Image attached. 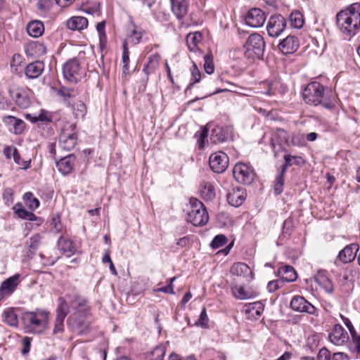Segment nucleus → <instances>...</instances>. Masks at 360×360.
<instances>
[{
  "mask_svg": "<svg viewBox=\"0 0 360 360\" xmlns=\"http://www.w3.org/2000/svg\"><path fill=\"white\" fill-rule=\"evenodd\" d=\"M245 20L246 24L252 27H262L265 20V13L260 8H253L248 11L247 13Z\"/></svg>",
  "mask_w": 360,
  "mask_h": 360,
  "instance_id": "13",
  "label": "nucleus"
},
{
  "mask_svg": "<svg viewBox=\"0 0 360 360\" xmlns=\"http://www.w3.org/2000/svg\"><path fill=\"white\" fill-rule=\"evenodd\" d=\"M31 341L32 339L29 337H24L22 340V354L23 355H26L29 353L31 347Z\"/></svg>",
  "mask_w": 360,
  "mask_h": 360,
  "instance_id": "56",
  "label": "nucleus"
},
{
  "mask_svg": "<svg viewBox=\"0 0 360 360\" xmlns=\"http://www.w3.org/2000/svg\"><path fill=\"white\" fill-rule=\"evenodd\" d=\"M208 130L204 127L195 134V136H199V145L202 148L203 147L204 140L207 137Z\"/></svg>",
  "mask_w": 360,
  "mask_h": 360,
  "instance_id": "60",
  "label": "nucleus"
},
{
  "mask_svg": "<svg viewBox=\"0 0 360 360\" xmlns=\"http://www.w3.org/2000/svg\"><path fill=\"white\" fill-rule=\"evenodd\" d=\"M227 243L226 237L223 234L216 236L211 242V247L213 249H217L224 246Z\"/></svg>",
  "mask_w": 360,
  "mask_h": 360,
  "instance_id": "47",
  "label": "nucleus"
},
{
  "mask_svg": "<svg viewBox=\"0 0 360 360\" xmlns=\"http://www.w3.org/2000/svg\"><path fill=\"white\" fill-rule=\"evenodd\" d=\"M51 226L57 233L62 231L63 225L61 224L60 217L59 214H56L53 216Z\"/></svg>",
  "mask_w": 360,
  "mask_h": 360,
  "instance_id": "51",
  "label": "nucleus"
},
{
  "mask_svg": "<svg viewBox=\"0 0 360 360\" xmlns=\"http://www.w3.org/2000/svg\"><path fill=\"white\" fill-rule=\"evenodd\" d=\"M302 97L306 103L313 106L321 105L328 110L335 106V98L325 92L324 86L318 82L309 83L303 90Z\"/></svg>",
  "mask_w": 360,
  "mask_h": 360,
  "instance_id": "2",
  "label": "nucleus"
},
{
  "mask_svg": "<svg viewBox=\"0 0 360 360\" xmlns=\"http://www.w3.org/2000/svg\"><path fill=\"white\" fill-rule=\"evenodd\" d=\"M70 307L74 311V314H79L82 317L86 315L89 310L86 300L79 295H75L70 301Z\"/></svg>",
  "mask_w": 360,
  "mask_h": 360,
  "instance_id": "18",
  "label": "nucleus"
},
{
  "mask_svg": "<svg viewBox=\"0 0 360 360\" xmlns=\"http://www.w3.org/2000/svg\"><path fill=\"white\" fill-rule=\"evenodd\" d=\"M354 350L360 354V335L356 332L351 335Z\"/></svg>",
  "mask_w": 360,
  "mask_h": 360,
  "instance_id": "59",
  "label": "nucleus"
},
{
  "mask_svg": "<svg viewBox=\"0 0 360 360\" xmlns=\"http://www.w3.org/2000/svg\"><path fill=\"white\" fill-rule=\"evenodd\" d=\"M202 35L200 32L190 33L186 37V44L191 51H195L198 44L201 41Z\"/></svg>",
  "mask_w": 360,
  "mask_h": 360,
  "instance_id": "37",
  "label": "nucleus"
},
{
  "mask_svg": "<svg viewBox=\"0 0 360 360\" xmlns=\"http://www.w3.org/2000/svg\"><path fill=\"white\" fill-rule=\"evenodd\" d=\"M289 20L291 25L295 28H301L304 24L302 15L299 11L292 12L290 15Z\"/></svg>",
  "mask_w": 360,
  "mask_h": 360,
  "instance_id": "42",
  "label": "nucleus"
},
{
  "mask_svg": "<svg viewBox=\"0 0 360 360\" xmlns=\"http://www.w3.org/2000/svg\"><path fill=\"white\" fill-rule=\"evenodd\" d=\"M30 48L34 51V53L37 55H44L46 52V48L44 44L40 42H34L30 44Z\"/></svg>",
  "mask_w": 360,
  "mask_h": 360,
  "instance_id": "49",
  "label": "nucleus"
},
{
  "mask_svg": "<svg viewBox=\"0 0 360 360\" xmlns=\"http://www.w3.org/2000/svg\"><path fill=\"white\" fill-rule=\"evenodd\" d=\"M3 122L8 127L9 131L15 134H22L25 127V123L14 116H5Z\"/></svg>",
  "mask_w": 360,
  "mask_h": 360,
  "instance_id": "19",
  "label": "nucleus"
},
{
  "mask_svg": "<svg viewBox=\"0 0 360 360\" xmlns=\"http://www.w3.org/2000/svg\"><path fill=\"white\" fill-rule=\"evenodd\" d=\"M3 321L11 327L18 326V318L13 308L5 309L2 314Z\"/></svg>",
  "mask_w": 360,
  "mask_h": 360,
  "instance_id": "33",
  "label": "nucleus"
},
{
  "mask_svg": "<svg viewBox=\"0 0 360 360\" xmlns=\"http://www.w3.org/2000/svg\"><path fill=\"white\" fill-rule=\"evenodd\" d=\"M160 56L158 53H154L150 55L148 58L147 63L143 68V72L148 77V75L153 74L160 66Z\"/></svg>",
  "mask_w": 360,
  "mask_h": 360,
  "instance_id": "27",
  "label": "nucleus"
},
{
  "mask_svg": "<svg viewBox=\"0 0 360 360\" xmlns=\"http://www.w3.org/2000/svg\"><path fill=\"white\" fill-rule=\"evenodd\" d=\"M328 338L333 345L340 346L348 341L349 335L340 324H335L329 333Z\"/></svg>",
  "mask_w": 360,
  "mask_h": 360,
  "instance_id": "14",
  "label": "nucleus"
},
{
  "mask_svg": "<svg viewBox=\"0 0 360 360\" xmlns=\"http://www.w3.org/2000/svg\"><path fill=\"white\" fill-rule=\"evenodd\" d=\"M336 24L345 36L351 37L360 29V4H352L336 15Z\"/></svg>",
  "mask_w": 360,
  "mask_h": 360,
  "instance_id": "1",
  "label": "nucleus"
},
{
  "mask_svg": "<svg viewBox=\"0 0 360 360\" xmlns=\"http://www.w3.org/2000/svg\"><path fill=\"white\" fill-rule=\"evenodd\" d=\"M314 280L326 292L330 293L333 291V284L327 276L325 271H319L315 275Z\"/></svg>",
  "mask_w": 360,
  "mask_h": 360,
  "instance_id": "26",
  "label": "nucleus"
},
{
  "mask_svg": "<svg viewBox=\"0 0 360 360\" xmlns=\"http://www.w3.org/2000/svg\"><path fill=\"white\" fill-rule=\"evenodd\" d=\"M330 352L326 347L321 348L317 356V360H330Z\"/></svg>",
  "mask_w": 360,
  "mask_h": 360,
  "instance_id": "58",
  "label": "nucleus"
},
{
  "mask_svg": "<svg viewBox=\"0 0 360 360\" xmlns=\"http://www.w3.org/2000/svg\"><path fill=\"white\" fill-rule=\"evenodd\" d=\"M19 274H15L4 281L0 287V297L10 295L18 285Z\"/></svg>",
  "mask_w": 360,
  "mask_h": 360,
  "instance_id": "22",
  "label": "nucleus"
},
{
  "mask_svg": "<svg viewBox=\"0 0 360 360\" xmlns=\"http://www.w3.org/2000/svg\"><path fill=\"white\" fill-rule=\"evenodd\" d=\"M246 191L243 187H233L227 194L228 202L233 207L240 206L246 199Z\"/></svg>",
  "mask_w": 360,
  "mask_h": 360,
  "instance_id": "15",
  "label": "nucleus"
},
{
  "mask_svg": "<svg viewBox=\"0 0 360 360\" xmlns=\"http://www.w3.org/2000/svg\"><path fill=\"white\" fill-rule=\"evenodd\" d=\"M22 58L21 55L18 53H15L12 57V60L11 61V66H18L22 62Z\"/></svg>",
  "mask_w": 360,
  "mask_h": 360,
  "instance_id": "63",
  "label": "nucleus"
},
{
  "mask_svg": "<svg viewBox=\"0 0 360 360\" xmlns=\"http://www.w3.org/2000/svg\"><path fill=\"white\" fill-rule=\"evenodd\" d=\"M3 198L6 203H12L13 201V190L11 188H5L3 193Z\"/></svg>",
  "mask_w": 360,
  "mask_h": 360,
  "instance_id": "57",
  "label": "nucleus"
},
{
  "mask_svg": "<svg viewBox=\"0 0 360 360\" xmlns=\"http://www.w3.org/2000/svg\"><path fill=\"white\" fill-rule=\"evenodd\" d=\"M9 94L16 105L20 108L25 109L30 105V99L25 91L22 89H11Z\"/></svg>",
  "mask_w": 360,
  "mask_h": 360,
  "instance_id": "20",
  "label": "nucleus"
},
{
  "mask_svg": "<svg viewBox=\"0 0 360 360\" xmlns=\"http://www.w3.org/2000/svg\"><path fill=\"white\" fill-rule=\"evenodd\" d=\"M231 291L233 296L239 300H246L250 297L249 292L245 291L243 286L238 285H233Z\"/></svg>",
  "mask_w": 360,
  "mask_h": 360,
  "instance_id": "40",
  "label": "nucleus"
},
{
  "mask_svg": "<svg viewBox=\"0 0 360 360\" xmlns=\"http://www.w3.org/2000/svg\"><path fill=\"white\" fill-rule=\"evenodd\" d=\"M122 63H123V72L127 73L129 71V51L127 47V41H124L123 42V51H122Z\"/></svg>",
  "mask_w": 360,
  "mask_h": 360,
  "instance_id": "43",
  "label": "nucleus"
},
{
  "mask_svg": "<svg viewBox=\"0 0 360 360\" xmlns=\"http://www.w3.org/2000/svg\"><path fill=\"white\" fill-rule=\"evenodd\" d=\"M264 50V38L257 33L250 34L244 44V56L251 60H254L255 58H262Z\"/></svg>",
  "mask_w": 360,
  "mask_h": 360,
  "instance_id": "4",
  "label": "nucleus"
},
{
  "mask_svg": "<svg viewBox=\"0 0 360 360\" xmlns=\"http://www.w3.org/2000/svg\"><path fill=\"white\" fill-rule=\"evenodd\" d=\"M165 354V347L164 346H157L147 356L146 360H163Z\"/></svg>",
  "mask_w": 360,
  "mask_h": 360,
  "instance_id": "38",
  "label": "nucleus"
},
{
  "mask_svg": "<svg viewBox=\"0 0 360 360\" xmlns=\"http://www.w3.org/2000/svg\"><path fill=\"white\" fill-rule=\"evenodd\" d=\"M359 249L357 244H350L345 247L338 255L339 259L342 263H349L352 262L356 257V252Z\"/></svg>",
  "mask_w": 360,
  "mask_h": 360,
  "instance_id": "23",
  "label": "nucleus"
},
{
  "mask_svg": "<svg viewBox=\"0 0 360 360\" xmlns=\"http://www.w3.org/2000/svg\"><path fill=\"white\" fill-rule=\"evenodd\" d=\"M64 319L56 317L54 327L53 329V334L57 335L62 333L64 330Z\"/></svg>",
  "mask_w": 360,
  "mask_h": 360,
  "instance_id": "52",
  "label": "nucleus"
},
{
  "mask_svg": "<svg viewBox=\"0 0 360 360\" xmlns=\"http://www.w3.org/2000/svg\"><path fill=\"white\" fill-rule=\"evenodd\" d=\"M201 197L205 200H211L215 197L214 186L209 182H204L200 186Z\"/></svg>",
  "mask_w": 360,
  "mask_h": 360,
  "instance_id": "35",
  "label": "nucleus"
},
{
  "mask_svg": "<svg viewBox=\"0 0 360 360\" xmlns=\"http://www.w3.org/2000/svg\"><path fill=\"white\" fill-rule=\"evenodd\" d=\"M58 301L59 304L56 309V317L65 319L69 312L68 304L62 297H60Z\"/></svg>",
  "mask_w": 360,
  "mask_h": 360,
  "instance_id": "41",
  "label": "nucleus"
},
{
  "mask_svg": "<svg viewBox=\"0 0 360 360\" xmlns=\"http://www.w3.org/2000/svg\"><path fill=\"white\" fill-rule=\"evenodd\" d=\"M143 32L142 31H138L136 30H133L131 31V33L130 35H129L127 39L125 41L128 43L132 44H137L141 41V39L142 38Z\"/></svg>",
  "mask_w": 360,
  "mask_h": 360,
  "instance_id": "46",
  "label": "nucleus"
},
{
  "mask_svg": "<svg viewBox=\"0 0 360 360\" xmlns=\"http://www.w3.org/2000/svg\"><path fill=\"white\" fill-rule=\"evenodd\" d=\"M67 27L71 30H82L87 27L88 20L82 16H73L67 21Z\"/></svg>",
  "mask_w": 360,
  "mask_h": 360,
  "instance_id": "29",
  "label": "nucleus"
},
{
  "mask_svg": "<svg viewBox=\"0 0 360 360\" xmlns=\"http://www.w3.org/2000/svg\"><path fill=\"white\" fill-rule=\"evenodd\" d=\"M233 175L236 181L240 184L250 185L255 178V172L254 169L245 163L238 162L233 168Z\"/></svg>",
  "mask_w": 360,
  "mask_h": 360,
  "instance_id": "7",
  "label": "nucleus"
},
{
  "mask_svg": "<svg viewBox=\"0 0 360 360\" xmlns=\"http://www.w3.org/2000/svg\"><path fill=\"white\" fill-rule=\"evenodd\" d=\"M41 239V237L40 234H39V233H36V234L32 236L30 238L29 240L27 242V244L28 247L30 248V249L33 250H37L40 245Z\"/></svg>",
  "mask_w": 360,
  "mask_h": 360,
  "instance_id": "48",
  "label": "nucleus"
},
{
  "mask_svg": "<svg viewBox=\"0 0 360 360\" xmlns=\"http://www.w3.org/2000/svg\"><path fill=\"white\" fill-rule=\"evenodd\" d=\"M245 313L252 316H260L264 311V305L260 302L248 304L245 306Z\"/></svg>",
  "mask_w": 360,
  "mask_h": 360,
  "instance_id": "34",
  "label": "nucleus"
},
{
  "mask_svg": "<svg viewBox=\"0 0 360 360\" xmlns=\"http://www.w3.org/2000/svg\"><path fill=\"white\" fill-rule=\"evenodd\" d=\"M44 64L43 62L36 60L30 63L26 66L25 75L29 79H36L39 77L43 72Z\"/></svg>",
  "mask_w": 360,
  "mask_h": 360,
  "instance_id": "24",
  "label": "nucleus"
},
{
  "mask_svg": "<svg viewBox=\"0 0 360 360\" xmlns=\"http://www.w3.org/2000/svg\"><path fill=\"white\" fill-rule=\"evenodd\" d=\"M300 46L299 39L293 35H289L278 44V49L282 53L287 55L295 52Z\"/></svg>",
  "mask_w": 360,
  "mask_h": 360,
  "instance_id": "16",
  "label": "nucleus"
},
{
  "mask_svg": "<svg viewBox=\"0 0 360 360\" xmlns=\"http://www.w3.org/2000/svg\"><path fill=\"white\" fill-rule=\"evenodd\" d=\"M63 73L64 78L71 83H77L84 75L79 62L75 58L70 59L63 65Z\"/></svg>",
  "mask_w": 360,
  "mask_h": 360,
  "instance_id": "8",
  "label": "nucleus"
},
{
  "mask_svg": "<svg viewBox=\"0 0 360 360\" xmlns=\"http://www.w3.org/2000/svg\"><path fill=\"white\" fill-rule=\"evenodd\" d=\"M268 89L264 92L267 96H274L278 94H282L286 91V86L279 79H274L267 83Z\"/></svg>",
  "mask_w": 360,
  "mask_h": 360,
  "instance_id": "28",
  "label": "nucleus"
},
{
  "mask_svg": "<svg viewBox=\"0 0 360 360\" xmlns=\"http://www.w3.org/2000/svg\"><path fill=\"white\" fill-rule=\"evenodd\" d=\"M292 159L297 160V162H296L297 165H300L302 160V158L300 156H293L291 155H285L284 156V164L278 170V174L274 181V189L276 195H280L283 191L284 176L286 173L288 167L292 166Z\"/></svg>",
  "mask_w": 360,
  "mask_h": 360,
  "instance_id": "9",
  "label": "nucleus"
},
{
  "mask_svg": "<svg viewBox=\"0 0 360 360\" xmlns=\"http://www.w3.org/2000/svg\"><path fill=\"white\" fill-rule=\"evenodd\" d=\"M286 22L280 14L271 15L266 25L268 34L271 37H278L285 30Z\"/></svg>",
  "mask_w": 360,
  "mask_h": 360,
  "instance_id": "10",
  "label": "nucleus"
},
{
  "mask_svg": "<svg viewBox=\"0 0 360 360\" xmlns=\"http://www.w3.org/2000/svg\"><path fill=\"white\" fill-rule=\"evenodd\" d=\"M76 157L74 154H70L56 162V167L63 175L70 174L75 166Z\"/></svg>",
  "mask_w": 360,
  "mask_h": 360,
  "instance_id": "17",
  "label": "nucleus"
},
{
  "mask_svg": "<svg viewBox=\"0 0 360 360\" xmlns=\"http://www.w3.org/2000/svg\"><path fill=\"white\" fill-rule=\"evenodd\" d=\"M37 116L38 122L49 123L52 121V116L46 110H41Z\"/></svg>",
  "mask_w": 360,
  "mask_h": 360,
  "instance_id": "53",
  "label": "nucleus"
},
{
  "mask_svg": "<svg viewBox=\"0 0 360 360\" xmlns=\"http://www.w3.org/2000/svg\"><path fill=\"white\" fill-rule=\"evenodd\" d=\"M171 10L178 20H181L188 13V4L186 0H169Z\"/></svg>",
  "mask_w": 360,
  "mask_h": 360,
  "instance_id": "21",
  "label": "nucleus"
},
{
  "mask_svg": "<svg viewBox=\"0 0 360 360\" xmlns=\"http://www.w3.org/2000/svg\"><path fill=\"white\" fill-rule=\"evenodd\" d=\"M21 319L25 333L39 335L48 328L49 314L44 309H37L23 312Z\"/></svg>",
  "mask_w": 360,
  "mask_h": 360,
  "instance_id": "3",
  "label": "nucleus"
},
{
  "mask_svg": "<svg viewBox=\"0 0 360 360\" xmlns=\"http://www.w3.org/2000/svg\"><path fill=\"white\" fill-rule=\"evenodd\" d=\"M191 82L188 84V86H187L186 90H188V89H191V86L194 84L199 82L201 79V73H200V70H198L197 65L195 63L193 65L192 68H191Z\"/></svg>",
  "mask_w": 360,
  "mask_h": 360,
  "instance_id": "44",
  "label": "nucleus"
},
{
  "mask_svg": "<svg viewBox=\"0 0 360 360\" xmlns=\"http://www.w3.org/2000/svg\"><path fill=\"white\" fill-rule=\"evenodd\" d=\"M209 164L214 173H223L228 167L229 157L222 151L214 153L210 156Z\"/></svg>",
  "mask_w": 360,
  "mask_h": 360,
  "instance_id": "11",
  "label": "nucleus"
},
{
  "mask_svg": "<svg viewBox=\"0 0 360 360\" xmlns=\"http://www.w3.org/2000/svg\"><path fill=\"white\" fill-rule=\"evenodd\" d=\"M203 58L205 71L208 75L212 74L214 70L212 55L211 53H207L205 54Z\"/></svg>",
  "mask_w": 360,
  "mask_h": 360,
  "instance_id": "45",
  "label": "nucleus"
},
{
  "mask_svg": "<svg viewBox=\"0 0 360 360\" xmlns=\"http://www.w3.org/2000/svg\"><path fill=\"white\" fill-rule=\"evenodd\" d=\"M278 274L283 283L284 281L292 282L297 279V274L294 268L289 265H285L279 268Z\"/></svg>",
  "mask_w": 360,
  "mask_h": 360,
  "instance_id": "31",
  "label": "nucleus"
},
{
  "mask_svg": "<svg viewBox=\"0 0 360 360\" xmlns=\"http://www.w3.org/2000/svg\"><path fill=\"white\" fill-rule=\"evenodd\" d=\"M58 247L68 257L72 256L76 252L72 241L64 236H60L58 238Z\"/></svg>",
  "mask_w": 360,
  "mask_h": 360,
  "instance_id": "25",
  "label": "nucleus"
},
{
  "mask_svg": "<svg viewBox=\"0 0 360 360\" xmlns=\"http://www.w3.org/2000/svg\"><path fill=\"white\" fill-rule=\"evenodd\" d=\"M186 220L195 226H202L206 224L209 220V215L206 208L196 198H192L190 200Z\"/></svg>",
  "mask_w": 360,
  "mask_h": 360,
  "instance_id": "5",
  "label": "nucleus"
},
{
  "mask_svg": "<svg viewBox=\"0 0 360 360\" xmlns=\"http://www.w3.org/2000/svg\"><path fill=\"white\" fill-rule=\"evenodd\" d=\"M283 284V282L281 279L276 281H271L268 283L267 289L270 292H273L279 289Z\"/></svg>",
  "mask_w": 360,
  "mask_h": 360,
  "instance_id": "55",
  "label": "nucleus"
},
{
  "mask_svg": "<svg viewBox=\"0 0 360 360\" xmlns=\"http://www.w3.org/2000/svg\"><path fill=\"white\" fill-rule=\"evenodd\" d=\"M332 360H349V358L343 352H336L333 354Z\"/></svg>",
  "mask_w": 360,
  "mask_h": 360,
  "instance_id": "64",
  "label": "nucleus"
},
{
  "mask_svg": "<svg viewBox=\"0 0 360 360\" xmlns=\"http://www.w3.org/2000/svg\"><path fill=\"white\" fill-rule=\"evenodd\" d=\"M58 95L64 99H68L75 96V91L72 89L62 87L58 91Z\"/></svg>",
  "mask_w": 360,
  "mask_h": 360,
  "instance_id": "54",
  "label": "nucleus"
},
{
  "mask_svg": "<svg viewBox=\"0 0 360 360\" xmlns=\"http://www.w3.org/2000/svg\"><path fill=\"white\" fill-rule=\"evenodd\" d=\"M341 318H342V320L343 323H345V325L348 328L350 334L351 335L354 334V333H356V331L355 328H354V326H353L352 322L350 321V320L348 318L345 317L343 316H341Z\"/></svg>",
  "mask_w": 360,
  "mask_h": 360,
  "instance_id": "62",
  "label": "nucleus"
},
{
  "mask_svg": "<svg viewBox=\"0 0 360 360\" xmlns=\"http://www.w3.org/2000/svg\"><path fill=\"white\" fill-rule=\"evenodd\" d=\"M196 324L204 328L208 327V316L207 315L206 309L205 307L202 308Z\"/></svg>",
  "mask_w": 360,
  "mask_h": 360,
  "instance_id": "50",
  "label": "nucleus"
},
{
  "mask_svg": "<svg viewBox=\"0 0 360 360\" xmlns=\"http://www.w3.org/2000/svg\"><path fill=\"white\" fill-rule=\"evenodd\" d=\"M275 137L278 140L279 145L285 143L289 146L292 142L291 140L292 136L285 130L278 129L276 133ZM281 147V146H280Z\"/></svg>",
  "mask_w": 360,
  "mask_h": 360,
  "instance_id": "39",
  "label": "nucleus"
},
{
  "mask_svg": "<svg viewBox=\"0 0 360 360\" xmlns=\"http://www.w3.org/2000/svg\"><path fill=\"white\" fill-rule=\"evenodd\" d=\"M191 245V239L189 236H184L179 238L176 242V245L181 248H188Z\"/></svg>",
  "mask_w": 360,
  "mask_h": 360,
  "instance_id": "61",
  "label": "nucleus"
},
{
  "mask_svg": "<svg viewBox=\"0 0 360 360\" xmlns=\"http://www.w3.org/2000/svg\"><path fill=\"white\" fill-rule=\"evenodd\" d=\"M290 307L293 311L300 313L314 315L316 312V308L304 297L300 295H295L292 297Z\"/></svg>",
  "mask_w": 360,
  "mask_h": 360,
  "instance_id": "12",
  "label": "nucleus"
},
{
  "mask_svg": "<svg viewBox=\"0 0 360 360\" xmlns=\"http://www.w3.org/2000/svg\"><path fill=\"white\" fill-rule=\"evenodd\" d=\"M77 140L76 125L75 124L65 125L59 136L60 147L64 150L70 151L75 147Z\"/></svg>",
  "mask_w": 360,
  "mask_h": 360,
  "instance_id": "6",
  "label": "nucleus"
},
{
  "mask_svg": "<svg viewBox=\"0 0 360 360\" xmlns=\"http://www.w3.org/2000/svg\"><path fill=\"white\" fill-rule=\"evenodd\" d=\"M26 30L30 36L39 37L44 33V26L40 20H32L27 24Z\"/></svg>",
  "mask_w": 360,
  "mask_h": 360,
  "instance_id": "30",
  "label": "nucleus"
},
{
  "mask_svg": "<svg viewBox=\"0 0 360 360\" xmlns=\"http://www.w3.org/2000/svg\"><path fill=\"white\" fill-rule=\"evenodd\" d=\"M15 213L21 219L34 221L37 219L35 214L29 212L22 207L20 203H17L13 207Z\"/></svg>",
  "mask_w": 360,
  "mask_h": 360,
  "instance_id": "36",
  "label": "nucleus"
},
{
  "mask_svg": "<svg viewBox=\"0 0 360 360\" xmlns=\"http://www.w3.org/2000/svg\"><path fill=\"white\" fill-rule=\"evenodd\" d=\"M230 272L232 275L238 277H245L252 274L250 268L243 262L233 264L230 269Z\"/></svg>",
  "mask_w": 360,
  "mask_h": 360,
  "instance_id": "32",
  "label": "nucleus"
}]
</instances>
